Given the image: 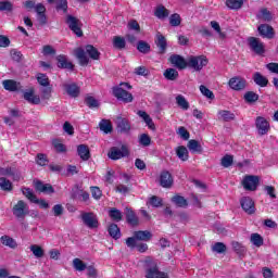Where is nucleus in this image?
<instances>
[{"instance_id":"obj_47","label":"nucleus","mask_w":278,"mask_h":278,"mask_svg":"<svg viewBox=\"0 0 278 278\" xmlns=\"http://www.w3.org/2000/svg\"><path fill=\"white\" fill-rule=\"evenodd\" d=\"M231 244H232L233 251H236L238 255H242L247 253V248L242 243L233 241Z\"/></svg>"},{"instance_id":"obj_16","label":"nucleus","mask_w":278,"mask_h":278,"mask_svg":"<svg viewBox=\"0 0 278 278\" xmlns=\"http://www.w3.org/2000/svg\"><path fill=\"white\" fill-rule=\"evenodd\" d=\"M169 62L176 66V68H179L180 71H184V68H188V61L184 59L179 54H174L169 58Z\"/></svg>"},{"instance_id":"obj_2","label":"nucleus","mask_w":278,"mask_h":278,"mask_svg":"<svg viewBox=\"0 0 278 278\" xmlns=\"http://www.w3.org/2000/svg\"><path fill=\"white\" fill-rule=\"evenodd\" d=\"M146 268V278H168V275L164 271H160L157 263L151 257H147L142 261Z\"/></svg>"},{"instance_id":"obj_35","label":"nucleus","mask_w":278,"mask_h":278,"mask_svg":"<svg viewBox=\"0 0 278 278\" xmlns=\"http://www.w3.org/2000/svg\"><path fill=\"white\" fill-rule=\"evenodd\" d=\"M109 233L111 238H114V240H118V238H121V228H118V225L116 224H111L109 226Z\"/></svg>"},{"instance_id":"obj_18","label":"nucleus","mask_w":278,"mask_h":278,"mask_svg":"<svg viewBox=\"0 0 278 278\" xmlns=\"http://www.w3.org/2000/svg\"><path fill=\"white\" fill-rule=\"evenodd\" d=\"M160 185L162 188H170L173 186V176L169 172H162L160 175Z\"/></svg>"},{"instance_id":"obj_1","label":"nucleus","mask_w":278,"mask_h":278,"mask_svg":"<svg viewBox=\"0 0 278 278\" xmlns=\"http://www.w3.org/2000/svg\"><path fill=\"white\" fill-rule=\"evenodd\" d=\"M86 53L89 54V58H91V60H99V56L101 55L99 50H97V48H94L92 45L86 46L85 50L81 48L76 49L75 55L80 66H88V62H90V59H88V55H86Z\"/></svg>"},{"instance_id":"obj_31","label":"nucleus","mask_w":278,"mask_h":278,"mask_svg":"<svg viewBox=\"0 0 278 278\" xmlns=\"http://www.w3.org/2000/svg\"><path fill=\"white\" fill-rule=\"evenodd\" d=\"M0 241L2 244H4V247H9L10 249H16V247H18V244L16 243V240H14L10 236H2L0 238Z\"/></svg>"},{"instance_id":"obj_46","label":"nucleus","mask_w":278,"mask_h":278,"mask_svg":"<svg viewBox=\"0 0 278 278\" xmlns=\"http://www.w3.org/2000/svg\"><path fill=\"white\" fill-rule=\"evenodd\" d=\"M243 98L247 101V103H255V101L260 99V96L253 91H248L245 92Z\"/></svg>"},{"instance_id":"obj_6","label":"nucleus","mask_w":278,"mask_h":278,"mask_svg":"<svg viewBox=\"0 0 278 278\" xmlns=\"http://www.w3.org/2000/svg\"><path fill=\"white\" fill-rule=\"evenodd\" d=\"M22 193L24 194V197H26V199H28V201H30V203H37L42 210H48L49 203L45 200H38L31 189L22 188Z\"/></svg>"},{"instance_id":"obj_37","label":"nucleus","mask_w":278,"mask_h":278,"mask_svg":"<svg viewBox=\"0 0 278 278\" xmlns=\"http://www.w3.org/2000/svg\"><path fill=\"white\" fill-rule=\"evenodd\" d=\"M30 251L33 255L37 257V260H40V257H45V250L38 244L30 245Z\"/></svg>"},{"instance_id":"obj_61","label":"nucleus","mask_w":278,"mask_h":278,"mask_svg":"<svg viewBox=\"0 0 278 278\" xmlns=\"http://www.w3.org/2000/svg\"><path fill=\"white\" fill-rule=\"evenodd\" d=\"M43 55H55V49L51 46H43L42 48Z\"/></svg>"},{"instance_id":"obj_3","label":"nucleus","mask_w":278,"mask_h":278,"mask_svg":"<svg viewBox=\"0 0 278 278\" xmlns=\"http://www.w3.org/2000/svg\"><path fill=\"white\" fill-rule=\"evenodd\" d=\"M119 86L121 87L113 88L114 97L118 101H123L124 103H131V101H134V96L124 89L127 88L128 90H131L130 85H128L127 83H122Z\"/></svg>"},{"instance_id":"obj_11","label":"nucleus","mask_w":278,"mask_h":278,"mask_svg":"<svg viewBox=\"0 0 278 278\" xmlns=\"http://www.w3.org/2000/svg\"><path fill=\"white\" fill-rule=\"evenodd\" d=\"M108 155L110 160H121L122 157H127V155H129V149H127L125 146H123L121 149L114 147L111 148Z\"/></svg>"},{"instance_id":"obj_55","label":"nucleus","mask_w":278,"mask_h":278,"mask_svg":"<svg viewBox=\"0 0 278 278\" xmlns=\"http://www.w3.org/2000/svg\"><path fill=\"white\" fill-rule=\"evenodd\" d=\"M260 18L263 21H273V14L267 9H262L260 12Z\"/></svg>"},{"instance_id":"obj_64","label":"nucleus","mask_w":278,"mask_h":278,"mask_svg":"<svg viewBox=\"0 0 278 278\" xmlns=\"http://www.w3.org/2000/svg\"><path fill=\"white\" fill-rule=\"evenodd\" d=\"M266 68L270 71V73H276L278 75V63H269L266 65Z\"/></svg>"},{"instance_id":"obj_9","label":"nucleus","mask_w":278,"mask_h":278,"mask_svg":"<svg viewBox=\"0 0 278 278\" xmlns=\"http://www.w3.org/2000/svg\"><path fill=\"white\" fill-rule=\"evenodd\" d=\"M81 220L89 229H97L99 227V218L94 213H83Z\"/></svg>"},{"instance_id":"obj_62","label":"nucleus","mask_w":278,"mask_h":278,"mask_svg":"<svg viewBox=\"0 0 278 278\" xmlns=\"http://www.w3.org/2000/svg\"><path fill=\"white\" fill-rule=\"evenodd\" d=\"M41 99L48 101V99H51V88L46 87L41 89Z\"/></svg>"},{"instance_id":"obj_12","label":"nucleus","mask_w":278,"mask_h":278,"mask_svg":"<svg viewBox=\"0 0 278 278\" xmlns=\"http://www.w3.org/2000/svg\"><path fill=\"white\" fill-rule=\"evenodd\" d=\"M228 85L231 88V90L240 91L247 88V80L242 77L236 76L229 79Z\"/></svg>"},{"instance_id":"obj_52","label":"nucleus","mask_w":278,"mask_h":278,"mask_svg":"<svg viewBox=\"0 0 278 278\" xmlns=\"http://www.w3.org/2000/svg\"><path fill=\"white\" fill-rule=\"evenodd\" d=\"M200 92L203 94V97H206V99L214 100V92L212 90L207 89L204 85L200 86Z\"/></svg>"},{"instance_id":"obj_50","label":"nucleus","mask_w":278,"mask_h":278,"mask_svg":"<svg viewBox=\"0 0 278 278\" xmlns=\"http://www.w3.org/2000/svg\"><path fill=\"white\" fill-rule=\"evenodd\" d=\"M37 81L40 86H43V88L49 86V77L46 74H37Z\"/></svg>"},{"instance_id":"obj_29","label":"nucleus","mask_w":278,"mask_h":278,"mask_svg":"<svg viewBox=\"0 0 278 278\" xmlns=\"http://www.w3.org/2000/svg\"><path fill=\"white\" fill-rule=\"evenodd\" d=\"M189 151H191V153H202L203 152V148L201 147V143H199V141L191 139L188 141L187 144Z\"/></svg>"},{"instance_id":"obj_19","label":"nucleus","mask_w":278,"mask_h":278,"mask_svg":"<svg viewBox=\"0 0 278 278\" xmlns=\"http://www.w3.org/2000/svg\"><path fill=\"white\" fill-rule=\"evenodd\" d=\"M65 92H67V94L72 98H77L79 97V86H77L75 83L72 84H64L63 85Z\"/></svg>"},{"instance_id":"obj_63","label":"nucleus","mask_w":278,"mask_h":278,"mask_svg":"<svg viewBox=\"0 0 278 278\" xmlns=\"http://www.w3.org/2000/svg\"><path fill=\"white\" fill-rule=\"evenodd\" d=\"M48 160H47V156L45 154H38L37 155V164L39 166H47L48 164Z\"/></svg>"},{"instance_id":"obj_13","label":"nucleus","mask_w":278,"mask_h":278,"mask_svg":"<svg viewBox=\"0 0 278 278\" xmlns=\"http://www.w3.org/2000/svg\"><path fill=\"white\" fill-rule=\"evenodd\" d=\"M241 207L247 214H255V202L249 197H244L240 200Z\"/></svg>"},{"instance_id":"obj_43","label":"nucleus","mask_w":278,"mask_h":278,"mask_svg":"<svg viewBox=\"0 0 278 278\" xmlns=\"http://www.w3.org/2000/svg\"><path fill=\"white\" fill-rule=\"evenodd\" d=\"M172 201L178 207H188V201L181 195H175Z\"/></svg>"},{"instance_id":"obj_54","label":"nucleus","mask_w":278,"mask_h":278,"mask_svg":"<svg viewBox=\"0 0 278 278\" xmlns=\"http://www.w3.org/2000/svg\"><path fill=\"white\" fill-rule=\"evenodd\" d=\"M110 217L118 223L119 220H123V213L116 208H112L110 211Z\"/></svg>"},{"instance_id":"obj_57","label":"nucleus","mask_w":278,"mask_h":278,"mask_svg":"<svg viewBox=\"0 0 278 278\" xmlns=\"http://www.w3.org/2000/svg\"><path fill=\"white\" fill-rule=\"evenodd\" d=\"M149 203L152 205V207H162V198L152 195L149 200Z\"/></svg>"},{"instance_id":"obj_58","label":"nucleus","mask_w":278,"mask_h":278,"mask_svg":"<svg viewBox=\"0 0 278 278\" xmlns=\"http://www.w3.org/2000/svg\"><path fill=\"white\" fill-rule=\"evenodd\" d=\"M213 251L215 253H225V251H227V247L224 245L223 242H217L213 245Z\"/></svg>"},{"instance_id":"obj_4","label":"nucleus","mask_w":278,"mask_h":278,"mask_svg":"<svg viewBox=\"0 0 278 278\" xmlns=\"http://www.w3.org/2000/svg\"><path fill=\"white\" fill-rule=\"evenodd\" d=\"M208 63L207 56L205 55H191L187 59V67L199 73L203 71V67Z\"/></svg>"},{"instance_id":"obj_23","label":"nucleus","mask_w":278,"mask_h":278,"mask_svg":"<svg viewBox=\"0 0 278 278\" xmlns=\"http://www.w3.org/2000/svg\"><path fill=\"white\" fill-rule=\"evenodd\" d=\"M77 153L80 159L84 160V162H87V160H90V149L86 144H80L77 147Z\"/></svg>"},{"instance_id":"obj_36","label":"nucleus","mask_w":278,"mask_h":278,"mask_svg":"<svg viewBox=\"0 0 278 278\" xmlns=\"http://www.w3.org/2000/svg\"><path fill=\"white\" fill-rule=\"evenodd\" d=\"M163 75L165 79H168L169 81H175V79L179 77V72H177V70L175 68H167Z\"/></svg>"},{"instance_id":"obj_42","label":"nucleus","mask_w":278,"mask_h":278,"mask_svg":"<svg viewBox=\"0 0 278 278\" xmlns=\"http://www.w3.org/2000/svg\"><path fill=\"white\" fill-rule=\"evenodd\" d=\"M211 27L212 29H214V31H216V34H218V37L222 38V40H225V38H227V34L223 33V30L220 29V24H218V22L212 21Z\"/></svg>"},{"instance_id":"obj_40","label":"nucleus","mask_w":278,"mask_h":278,"mask_svg":"<svg viewBox=\"0 0 278 278\" xmlns=\"http://www.w3.org/2000/svg\"><path fill=\"white\" fill-rule=\"evenodd\" d=\"M73 267L75 268V270H78V273H84V270H86L88 266L80 258H74Z\"/></svg>"},{"instance_id":"obj_56","label":"nucleus","mask_w":278,"mask_h":278,"mask_svg":"<svg viewBox=\"0 0 278 278\" xmlns=\"http://www.w3.org/2000/svg\"><path fill=\"white\" fill-rule=\"evenodd\" d=\"M231 164H233V156L227 154L222 159V166H224V168H229Z\"/></svg>"},{"instance_id":"obj_41","label":"nucleus","mask_w":278,"mask_h":278,"mask_svg":"<svg viewBox=\"0 0 278 278\" xmlns=\"http://www.w3.org/2000/svg\"><path fill=\"white\" fill-rule=\"evenodd\" d=\"M250 242H252L254 247L260 248L262 244H264V238H262L260 233H252L250 237Z\"/></svg>"},{"instance_id":"obj_15","label":"nucleus","mask_w":278,"mask_h":278,"mask_svg":"<svg viewBox=\"0 0 278 278\" xmlns=\"http://www.w3.org/2000/svg\"><path fill=\"white\" fill-rule=\"evenodd\" d=\"M256 128L260 134V136H266L268 134V130L270 129V124H268V121L264 117H257L256 118Z\"/></svg>"},{"instance_id":"obj_53","label":"nucleus","mask_w":278,"mask_h":278,"mask_svg":"<svg viewBox=\"0 0 278 278\" xmlns=\"http://www.w3.org/2000/svg\"><path fill=\"white\" fill-rule=\"evenodd\" d=\"M137 49L140 53H149L151 51V46L144 41H139L137 45Z\"/></svg>"},{"instance_id":"obj_17","label":"nucleus","mask_w":278,"mask_h":278,"mask_svg":"<svg viewBox=\"0 0 278 278\" xmlns=\"http://www.w3.org/2000/svg\"><path fill=\"white\" fill-rule=\"evenodd\" d=\"M258 33L261 34V36H263V38H275V29L273 28V26L268 25V24H262L258 26Z\"/></svg>"},{"instance_id":"obj_30","label":"nucleus","mask_w":278,"mask_h":278,"mask_svg":"<svg viewBox=\"0 0 278 278\" xmlns=\"http://www.w3.org/2000/svg\"><path fill=\"white\" fill-rule=\"evenodd\" d=\"M35 12L38 14V21L41 22L42 24L47 23V16H45V12H47V9L42 3H38L35 7Z\"/></svg>"},{"instance_id":"obj_22","label":"nucleus","mask_w":278,"mask_h":278,"mask_svg":"<svg viewBox=\"0 0 278 278\" xmlns=\"http://www.w3.org/2000/svg\"><path fill=\"white\" fill-rule=\"evenodd\" d=\"M35 188L39 192H45L46 194H53L55 192V190H53V186L49 184H42L41 181H36Z\"/></svg>"},{"instance_id":"obj_48","label":"nucleus","mask_w":278,"mask_h":278,"mask_svg":"<svg viewBox=\"0 0 278 278\" xmlns=\"http://www.w3.org/2000/svg\"><path fill=\"white\" fill-rule=\"evenodd\" d=\"M0 188L7 192L12 191V182L7 178H0Z\"/></svg>"},{"instance_id":"obj_21","label":"nucleus","mask_w":278,"mask_h":278,"mask_svg":"<svg viewBox=\"0 0 278 278\" xmlns=\"http://www.w3.org/2000/svg\"><path fill=\"white\" fill-rule=\"evenodd\" d=\"M217 118L218 121H224L225 123H229V121L236 119V114L231 113V111L219 110L217 112Z\"/></svg>"},{"instance_id":"obj_33","label":"nucleus","mask_w":278,"mask_h":278,"mask_svg":"<svg viewBox=\"0 0 278 278\" xmlns=\"http://www.w3.org/2000/svg\"><path fill=\"white\" fill-rule=\"evenodd\" d=\"M56 60L59 68H68L70 71H73V63L68 62V60H66V56L59 55Z\"/></svg>"},{"instance_id":"obj_5","label":"nucleus","mask_w":278,"mask_h":278,"mask_svg":"<svg viewBox=\"0 0 278 278\" xmlns=\"http://www.w3.org/2000/svg\"><path fill=\"white\" fill-rule=\"evenodd\" d=\"M13 215L15 216V218H25V216H28L29 214V205L23 201L20 200L17 201V203L13 206Z\"/></svg>"},{"instance_id":"obj_8","label":"nucleus","mask_w":278,"mask_h":278,"mask_svg":"<svg viewBox=\"0 0 278 278\" xmlns=\"http://www.w3.org/2000/svg\"><path fill=\"white\" fill-rule=\"evenodd\" d=\"M248 42L250 45V49H252L256 55H264V53H266V46H264V42H262L260 39L250 37Z\"/></svg>"},{"instance_id":"obj_7","label":"nucleus","mask_w":278,"mask_h":278,"mask_svg":"<svg viewBox=\"0 0 278 278\" xmlns=\"http://www.w3.org/2000/svg\"><path fill=\"white\" fill-rule=\"evenodd\" d=\"M66 24L68 25L70 29L78 36V38H81V36H84V31H81V22L79 21V18L73 15H67Z\"/></svg>"},{"instance_id":"obj_59","label":"nucleus","mask_w":278,"mask_h":278,"mask_svg":"<svg viewBox=\"0 0 278 278\" xmlns=\"http://www.w3.org/2000/svg\"><path fill=\"white\" fill-rule=\"evenodd\" d=\"M10 10H12V2L0 1V12H10Z\"/></svg>"},{"instance_id":"obj_49","label":"nucleus","mask_w":278,"mask_h":278,"mask_svg":"<svg viewBox=\"0 0 278 278\" xmlns=\"http://www.w3.org/2000/svg\"><path fill=\"white\" fill-rule=\"evenodd\" d=\"M113 45L115 49H125V38L116 36L113 38Z\"/></svg>"},{"instance_id":"obj_44","label":"nucleus","mask_w":278,"mask_h":278,"mask_svg":"<svg viewBox=\"0 0 278 278\" xmlns=\"http://www.w3.org/2000/svg\"><path fill=\"white\" fill-rule=\"evenodd\" d=\"M2 85L4 90H10L11 92H14L18 88V84L14 80H4Z\"/></svg>"},{"instance_id":"obj_51","label":"nucleus","mask_w":278,"mask_h":278,"mask_svg":"<svg viewBox=\"0 0 278 278\" xmlns=\"http://www.w3.org/2000/svg\"><path fill=\"white\" fill-rule=\"evenodd\" d=\"M139 144H141V147H149L151 144V137L148 134L140 135Z\"/></svg>"},{"instance_id":"obj_27","label":"nucleus","mask_w":278,"mask_h":278,"mask_svg":"<svg viewBox=\"0 0 278 278\" xmlns=\"http://www.w3.org/2000/svg\"><path fill=\"white\" fill-rule=\"evenodd\" d=\"M253 80L256 84V86H261V88H266V86H268V78H266L258 72L254 73Z\"/></svg>"},{"instance_id":"obj_20","label":"nucleus","mask_w":278,"mask_h":278,"mask_svg":"<svg viewBox=\"0 0 278 278\" xmlns=\"http://www.w3.org/2000/svg\"><path fill=\"white\" fill-rule=\"evenodd\" d=\"M115 123L117 125V129H119L122 134H127V131L131 129V125H129V122L122 116H117Z\"/></svg>"},{"instance_id":"obj_45","label":"nucleus","mask_w":278,"mask_h":278,"mask_svg":"<svg viewBox=\"0 0 278 278\" xmlns=\"http://www.w3.org/2000/svg\"><path fill=\"white\" fill-rule=\"evenodd\" d=\"M169 25L172 27H179L181 25V16L177 13H174L169 16Z\"/></svg>"},{"instance_id":"obj_28","label":"nucleus","mask_w":278,"mask_h":278,"mask_svg":"<svg viewBox=\"0 0 278 278\" xmlns=\"http://www.w3.org/2000/svg\"><path fill=\"white\" fill-rule=\"evenodd\" d=\"M126 220L132 227H136L139 224L138 216L131 211V208H126Z\"/></svg>"},{"instance_id":"obj_24","label":"nucleus","mask_w":278,"mask_h":278,"mask_svg":"<svg viewBox=\"0 0 278 278\" xmlns=\"http://www.w3.org/2000/svg\"><path fill=\"white\" fill-rule=\"evenodd\" d=\"M169 15L170 11H168V9H166L164 5L156 7L154 12V16H156V18L163 21L164 18H168Z\"/></svg>"},{"instance_id":"obj_26","label":"nucleus","mask_w":278,"mask_h":278,"mask_svg":"<svg viewBox=\"0 0 278 278\" xmlns=\"http://www.w3.org/2000/svg\"><path fill=\"white\" fill-rule=\"evenodd\" d=\"M176 155L178 160H181V162H188V159H189L188 148L184 146L177 147Z\"/></svg>"},{"instance_id":"obj_60","label":"nucleus","mask_w":278,"mask_h":278,"mask_svg":"<svg viewBox=\"0 0 278 278\" xmlns=\"http://www.w3.org/2000/svg\"><path fill=\"white\" fill-rule=\"evenodd\" d=\"M91 197L96 200H99L101 197H103V193L99 187H91Z\"/></svg>"},{"instance_id":"obj_32","label":"nucleus","mask_w":278,"mask_h":278,"mask_svg":"<svg viewBox=\"0 0 278 278\" xmlns=\"http://www.w3.org/2000/svg\"><path fill=\"white\" fill-rule=\"evenodd\" d=\"M176 103L178 105V108H180V110H190V102H188V100H186V97L178 94L176 97Z\"/></svg>"},{"instance_id":"obj_39","label":"nucleus","mask_w":278,"mask_h":278,"mask_svg":"<svg viewBox=\"0 0 278 278\" xmlns=\"http://www.w3.org/2000/svg\"><path fill=\"white\" fill-rule=\"evenodd\" d=\"M100 130L104 134H112V123L106 119H102L99 124Z\"/></svg>"},{"instance_id":"obj_25","label":"nucleus","mask_w":278,"mask_h":278,"mask_svg":"<svg viewBox=\"0 0 278 278\" xmlns=\"http://www.w3.org/2000/svg\"><path fill=\"white\" fill-rule=\"evenodd\" d=\"M134 236L136 240H141L142 242H149V240H151V238L153 237V235H151V231L148 230L135 231Z\"/></svg>"},{"instance_id":"obj_38","label":"nucleus","mask_w":278,"mask_h":278,"mask_svg":"<svg viewBox=\"0 0 278 278\" xmlns=\"http://www.w3.org/2000/svg\"><path fill=\"white\" fill-rule=\"evenodd\" d=\"M244 4L243 0H227L226 5L229 8V10H240L242 5Z\"/></svg>"},{"instance_id":"obj_10","label":"nucleus","mask_w":278,"mask_h":278,"mask_svg":"<svg viewBox=\"0 0 278 278\" xmlns=\"http://www.w3.org/2000/svg\"><path fill=\"white\" fill-rule=\"evenodd\" d=\"M257 184H260V177L257 176H245L242 180L244 190H249L250 192L257 190Z\"/></svg>"},{"instance_id":"obj_14","label":"nucleus","mask_w":278,"mask_h":278,"mask_svg":"<svg viewBox=\"0 0 278 278\" xmlns=\"http://www.w3.org/2000/svg\"><path fill=\"white\" fill-rule=\"evenodd\" d=\"M24 99L31 105H40V96L36 94L34 88L24 91Z\"/></svg>"},{"instance_id":"obj_34","label":"nucleus","mask_w":278,"mask_h":278,"mask_svg":"<svg viewBox=\"0 0 278 278\" xmlns=\"http://www.w3.org/2000/svg\"><path fill=\"white\" fill-rule=\"evenodd\" d=\"M156 47H159L160 53H165V51H166V38L162 34L156 35Z\"/></svg>"}]
</instances>
